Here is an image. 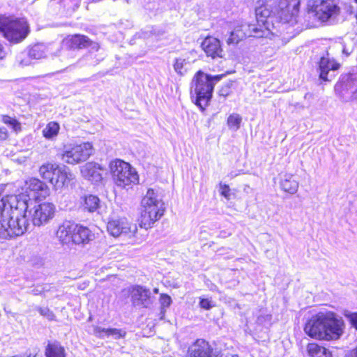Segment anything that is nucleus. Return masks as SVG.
Returning <instances> with one entry per match:
<instances>
[{
  "mask_svg": "<svg viewBox=\"0 0 357 357\" xmlns=\"http://www.w3.org/2000/svg\"><path fill=\"white\" fill-rule=\"evenodd\" d=\"M355 1L357 3V0H355Z\"/></svg>",
  "mask_w": 357,
  "mask_h": 357,
  "instance_id": "obj_51",
  "label": "nucleus"
},
{
  "mask_svg": "<svg viewBox=\"0 0 357 357\" xmlns=\"http://www.w3.org/2000/svg\"><path fill=\"white\" fill-rule=\"evenodd\" d=\"M344 321L332 312H319L313 316L304 328L305 333L318 340H335L343 333Z\"/></svg>",
  "mask_w": 357,
  "mask_h": 357,
  "instance_id": "obj_3",
  "label": "nucleus"
},
{
  "mask_svg": "<svg viewBox=\"0 0 357 357\" xmlns=\"http://www.w3.org/2000/svg\"><path fill=\"white\" fill-rule=\"evenodd\" d=\"M223 75L212 76L198 71L194 76L191 84V95H195V103L204 110L208 105L213 95L214 86Z\"/></svg>",
  "mask_w": 357,
  "mask_h": 357,
  "instance_id": "obj_4",
  "label": "nucleus"
},
{
  "mask_svg": "<svg viewBox=\"0 0 357 357\" xmlns=\"http://www.w3.org/2000/svg\"><path fill=\"white\" fill-rule=\"evenodd\" d=\"M8 137V132L6 128H0V140H5Z\"/></svg>",
  "mask_w": 357,
  "mask_h": 357,
  "instance_id": "obj_41",
  "label": "nucleus"
},
{
  "mask_svg": "<svg viewBox=\"0 0 357 357\" xmlns=\"http://www.w3.org/2000/svg\"><path fill=\"white\" fill-rule=\"evenodd\" d=\"M299 0H275L273 5L264 4L255 9L257 22L268 34L276 22L294 24L297 22Z\"/></svg>",
  "mask_w": 357,
  "mask_h": 357,
  "instance_id": "obj_2",
  "label": "nucleus"
},
{
  "mask_svg": "<svg viewBox=\"0 0 357 357\" xmlns=\"http://www.w3.org/2000/svg\"><path fill=\"white\" fill-rule=\"evenodd\" d=\"M75 225L70 221L64 222L57 229L56 236L62 243H67L71 240Z\"/></svg>",
  "mask_w": 357,
  "mask_h": 357,
  "instance_id": "obj_24",
  "label": "nucleus"
},
{
  "mask_svg": "<svg viewBox=\"0 0 357 357\" xmlns=\"http://www.w3.org/2000/svg\"><path fill=\"white\" fill-rule=\"evenodd\" d=\"M165 31L163 30H156L153 29L152 31V34L157 37L158 39H160L161 37L164 35Z\"/></svg>",
  "mask_w": 357,
  "mask_h": 357,
  "instance_id": "obj_42",
  "label": "nucleus"
},
{
  "mask_svg": "<svg viewBox=\"0 0 357 357\" xmlns=\"http://www.w3.org/2000/svg\"><path fill=\"white\" fill-rule=\"evenodd\" d=\"M201 47L206 56L213 59L223 57V50L220 41L216 38L206 37L202 41Z\"/></svg>",
  "mask_w": 357,
  "mask_h": 357,
  "instance_id": "obj_15",
  "label": "nucleus"
},
{
  "mask_svg": "<svg viewBox=\"0 0 357 357\" xmlns=\"http://www.w3.org/2000/svg\"><path fill=\"white\" fill-rule=\"evenodd\" d=\"M343 89L349 95L351 100H357V74L345 75L342 78Z\"/></svg>",
  "mask_w": 357,
  "mask_h": 357,
  "instance_id": "obj_20",
  "label": "nucleus"
},
{
  "mask_svg": "<svg viewBox=\"0 0 357 357\" xmlns=\"http://www.w3.org/2000/svg\"><path fill=\"white\" fill-rule=\"evenodd\" d=\"M220 194L227 199H229L230 197V188L229 185L226 184H220Z\"/></svg>",
  "mask_w": 357,
  "mask_h": 357,
  "instance_id": "obj_39",
  "label": "nucleus"
},
{
  "mask_svg": "<svg viewBox=\"0 0 357 357\" xmlns=\"http://www.w3.org/2000/svg\"><path fill=\"white\" fill-rule=\"evenodd\" d=\"M281 188L290 194H294L298 188V182L292 174H285L280 181Z\"/></svg>",
  "mask_w": 357,
  "mask_h": 357,
  "instance_id": "obj_25",
  "label": "nucleus"
},
{
  "mask_svg": "<svg viewBox=\"0 0 357 357\" xmlns=\"http://www.w3.org/2000/svg\"><path fill=\"white\" fill-rule=\"evenodd\" d=\"M70 54V52H66V54L67 56H68Z\"/></svg>",
  "mask_w": 357,
  "mask_h": 357,
  "instance_id": "obj_50",
  "label": "nucleus"
},
{
  "mask_svg": "<svg viewBox=\"0 0 357 357\" xmlns=\"http://www.w3.org/2000/svg\"><path fill=\"white\" fill-rule=\"evenodd\" d=\"M6 52L3 49L2 44L0 43V60H2L6 56Z\"/></svg>",
  "mask_w": 357,
  "mask_h": 357,
  "instance_id": "obj_44",
  "label": "nucleus"
},
{
  "mask_svg": "<svg viewBox=\"0 0 357 357\" xmlns=\"http://www.w3.org/2000/svg\"><path fill=\"white\" fill-rule=\"evenodd\" d=\"M41 292H42V290L40 289L38 287H36V288H34L33 289H32V293L34 295H39L41 294Z\"/></svg>",
  "mask_w": 357,
  "mask_h": 357,
  "instance_id": "obj_45",
  "label": "nucleus"
},
{
  "mask_svg": "<svg viewBox=\"0 0 357 357\" xmlns=\"http://www.w3.org/2000/svg\"><path fill=\"white\" fill-rule=\"evenodd\" d=\"M312 12L321 22H326L340 13L338 0H312Z\"/></svg>",
  "mask_w": 357,
  "mask_h": 357,
  "instance_id": "obj_10",
  "label": "nucleus"
},
{
  "mask_svg": "<svg viewBox=\"0 0 357 357\" xmlns=\"http://www.w3.org/2000/svg\"><path fill=\"white\" fill-rule=\"evenodd\" d=\"M46 357H66L65 349L60 343H49L45 349Z\"/></svg>",
  "mask_w": 357,
  "mask_h": 357,
  "instance_id": "obj_27",
  "label": "nucleus"
},
{
  "mask_svg": "<svg viewBox=\"0 0 357 357\" xmlns=\"http://www.w3.org/2000/svg\"><path fill=\"white\" fill-rule=\"evenodd\" d=\"M242 121L241 116L238 114H232L227 119V125L229 128L234 131L239 129Z\"/></svg>",
  "mask_w": 357,
  "mask_h": 357,
  "instance_id": "obj_32",
  "label": "nucleus"
},
{
  "mask_svg": "<svg viewBox=\"0 0 357 357\" xmlns=\"http://www.w3.org/2000/svg\"><path fill=\"white\" fill-rule=\"evenodd\" d=\"M160 303L161 305V314H165V309L169 307L172 303V298L169 295L162 294L160 297Z\"/></svg>",
  "mask_w": 357,
  "mask_h": 357,
  "instance_id": "obj_33",
  "label": "nucleus"
},
{
  "mask_svg": "<svg viewBox=\"0 0 357 357\" xmlns=\"http://www.w3.org/2000/svg\"><path fill=\"white\" fill-rule=\"evenodd\" d=\"M199 305L202 308L205 310H210L213 306L212 301L208 298H201Z\"/></svg>",
  "mask_w": 357,
  "mask_h": 357,
  "instance_id": "obj_37",
  "label": "nucleus"
},
{
  "mask_svg": "<svg viewBox=\"0 0 357 357\" xmlns=\"http://www.w3.org/2000/svg\"><path fill=\"white\" fill-rule=\"evenodd\" d=\"M346 357H357V347L349 351Z\"/></svg>",
  "mask_w": 357,
  "mask_h": 357,
  "instance_id": "obj_43",
  "label": "nucleus"
},
{
  "mask_svg": "<svg viewBox=\"0 0 357 357\" xmlns=\"http://www.w3.org/2000/svg\"><path fill=\"white\" fill-rule=\"evenodd\" d=\"M142 211L139 225L146 229L164 214V203L153 189H149L141 202Z\"/></svg>",
  "mask_w": 357,
  "mask_h": 357,
  "instance_id": "obj_5",
  "label": "nucleus"
},
{
  "mask_svg": "<svg viewBox=\"0 0 357 357\" xmlns=\"http://www.w3.org/2000/svg\"><path fill=\"white\" fill-rule=\"evenodd\" d=\"M109 169L113 179L118 186L125 188L130 183L138 181L137 172L132 169L130 164L120 159L111 161Z\"/></svg>",
  "mask_w": 357,
  "mask_h": 357,
  "instance_id": "obj_7",
  "label": "nucleus"
},
{
  "mask_svg": "<svg viewBox=\"0 0 357 357\" xmlns=\"http://www.w3.org/2000/svg\"><path fill=\"white\" fill-rule=\"evenodd\" d=\"M230 84H224L221 89H220L219 91V95L220 96H222L224 98L227 97V96H229V94L231 92V89H230Z\"/></svg>",
  "mask_w": 357,
  "mask_h": 357,
  "instance_id": "obj_38",
  "label": "nucleus"
},
{
  "mask_svg": "<svg viewBox=\"0 0 357 357\" xmlns=\"http://www.w3.org/2000/svg\"><path fill=\"white\" fill-rule=\"evenodd\" d=\"M64 43L68 48L71 50L89 48V53L85 54L82 59L88 61L91 65L97 63V60L93 61L92 59V54L98 52L100 49V45L97 42L91 40L84 35L75 34L68 36L64 40ZM81 60L82 59L79 61Z\"/></svg>",
  "mask_w": 357,
  "mask_h": 357,
  "instance_id": "obj_8",
  "label": "nucleus"
},
{
  "mask_svg": "<svg viewBox=\"0 0 357 357\" xmlns=\"http://www.w3.org/2000/svg\"><path fill=\"white\" fill-rule=\"evenodd\" d=\"M93 237V234L87 227L75 225L71 240L75 244L85 245L92 241Z\"/></svg>",
  "mask_w": 357,
  "mask_h": 357,
  "instance_id": "obj_19",
  "label": "nucleus"
},
{
  "mask_svg": "<svg viewBox=\"0 0 357 357\" xmlns=\"http://www.w3.org/2000/svg\"><path fill=\"white\" fill-rule=\"evenodd\" d=\"M153 292H154L155 294H158V288H155V289H153Z\"/></svg>",
  "mask_w": 357,
  "mask_h": 357,
  "instance_id": "obj_49",
  "label": "nucleus"
},
{
  "mask_svg": "<svg viewBox=\"0 0 357 357\" xmlns=\"http://www.w3.org/2000/svg\"><path fill=\"white\" fill-rule=\"evenodd\" d=\"M62 169L63 168L58 165L47 163L40 167L39 172L43 179L48 181L54 186V181L57 178V175L61 173Z\"/></svg>",
  "mask_w": 357,
  "mask_h": 357,
  "instance_id": "obj_21",
  "label": "nucleus"
},
{
  "mask_svg": "<svg viewBox=\"0 0 357 357\" xmlns=\"http://www.w3.org/2000/svg\"><path fill=\"white\" fill-rule=\"evenodd\" d=\"M26 186L30 191L36 192L37 194L36 197H45L49 194V190L46 184L38 178H30L26 181Z\"/></svg>",
  "mask_w": 357,
  "mask_h": 357,
  "instance_id": "obj_23",
  "label": "nucleus"
},
{
  "mask_svg": "<svg viewBox=\"0 0 357 357\" xmlns=\"http://www.w3.org/2000/svg\"><path fill=\"white\" fill-rule=\"evenodd\" d=\"M39 313L49 320H54L55 315L48 307H38Z\"/></svg>",
  "mask_w": 357,
  "mask_h": 357,
  "instance_id": "obj_36",
  "label": "nucleus"
},
{
  "mask_svg": "<svg viewBox=\"0 0 357 357\" xmlns=\"http://www.w3.org/2000/svg\"><path fill=\"white\" fill-rule=\"evenodd\" d=\"M0 32L9 41L19 43L23 40L29 33V26L23 19L0 20Z\"/></svg>",
  "mask_w": 357,
  "mask_h": 357,
  "instance_id": "obj_6",
  "label": "nucleus"
},
{
  "mask_svg": "<svg viewBox=\"0 0 357 357\" xmlns=\"http://www.w3.org/2000/svg\"><path fill=\"white\" fill-rule=\"evenodd\" d=\"M60 129L59 124L56 122H50L43 130V136L48 139L56 137Z\"/></svg>",
  "mask_w": 357,
  "mask_h": 357,
  "instance_id": "obj_30",
  "label": "nucleus"
},
{
  "mask_svg": "<svg viewBox=\"0 0 357 357\" xmlns=\"http://www.w3.org/2000/svg\"><path fill=\"white\" fill-rule=\"evenodd\" d=\"M212 349L204 340H197L188 349V357H211Z\"/></svg>",
  "mask_w": 357,
  "mask_h": 357,
  "instance_id": "obj_18",
  "label": "nucleus"
},
{
  "mask_svg": "<svg viewBox=\"0 0 357 357\" xmlns=\"http://www.w3.org/2000/svg\"><path fill=\"white\" fill-rule=\"evenodd\" d=\"M30 58L40 59L45 56V46L42 44H36L31 47L28 52Z\"/></svg>",
  "mask_w": 357,
  "mask_h": 357,
  "instance_id": "obj_31",
  "label": "nucleus"
},
{
  "mask_svg": "<svg viewBox=\"0 0 357 357\" xmlns=\"http://www.w3.org/2000/svg\"><path fill=\"white\" fill-rule=\"evenodd\" d=\"M3 188L0 186V197ZM31 203L28 195H9L0 199V238L21 236L29 227L26 211Z\"/></svg>",
  "mask_w": 357,
  "mask_h": 357,
  "instance_id": "obj_1",
  "label": "nucleus"
},
{
  "mask_svg": "<svg viewBox=\"0 0 357 357\" xmlns=\"http://www.w3.org/2000/svg\"><path fill=\"white\" fill-rule=\"evenodd\" d=\"M304 98L307 100H310L313 98V94L311 93H307L305 94Z\"/></svg>",
  "mask_w": 357,
  "mask_h": 357,
  "instance_id": "obj_46",
  "label": "nucleus"
},
{
  "mask_svg": "<svg viewBox=\"0 0 357 357\" xmlns=\"http://www.w3.org/2000/svg\"><path fill=\"white\" fill-rule=\"evenodd\" d=\"M107 228L109 233L114 237L119 236L120 235L132 237L137 230L136 225L130 224L126 218H117L109 220Z\"/></svg>",
  "mask_w": 357,
  "mask_h": 357,
  "instance_id": "obj_14",
  "label": "nucleus"
},
{
  "mask_svg": "<svg viewBox=\"0 0 357 357\" xmlns=\"http://www.w3.org/2000/svg\"><path fill=\"white\" fill-rule=\"evenodd\" d=\"M92 153L93 146L89 142L65 146L61 154V160L64 162L74 165L86 160Z\"/></svg>",
  "mask_w": 357,
  "mask_h": 357,
  "instance_id": "obj_9",
  "label": "nucleus"
},
{
  "mask_svg": "<svg viewBox=\"0 0 357 357\" xmlns=\"http://www.w3.org/2000/svg\"><path fill=\"white\" fill-rule=\"evenodd\" d=\"M352 326L357 330V313H351L349 316Z\"/></svg>",
  "mask_w": 357,
  "mask_h": 357,
  "instance_id": "obj_40",
  "label": "nucleus"
},
{
  "mask_svg": "<svg viewBox=\"0 0 357 357\" xmlns=\"http://www.w3.org/2000/svg\"><path fill=\"white\" fill-rule=\"evenodd\" d=\"M226 357H238L237 355H227Z\"/></svg>",
  "mask_w": 357,
  "mask_h": 357,
  "instance_id": "obj_48",
  "label": "nucleus"
},
{
  "mask_svg": "<svg viewBox=\"0 0 357 357\" xmlns=\"http://www.w3.org/2000/svg\"><path fill=\"white\" fill-rule=\"evenodd\" d=\"M93 334L101 339L112 338L114 340H119L125 337L126 331L123 329H119L116 328H102L98 326L93 327Z\"/></svg>",
  "mask_w": 357,
  "mask_h": 357,
  "instance_id": "obj_17",
  "label": "nucleus"
},
{
  "mask_svg": "<svg viewBox=\"0 0 357 357\" xmlns=\"http://www.w3.org/2000/svg\"><path fill=\"white\" fill-rule=\"evenodd\" d=\"M128 292L134 307L148 308L153 303L150 289L145 287L133 285L128 289Z\"/></svg>",
  "mask_w": 357,
  "mask_h": 357,
  "instance_id": "obj_13",
  "label": "nucleus"
},
{
  "mask_svg": "<svg viewBox=\"0 0 357 357\" xmlns=\"http://www.w3.org/2000/svg\"><path fill=\"white\" fill-rule=\"evenodd\" d=\"M102 170L99 164L93 162H87L80 167L82 176L92 183H98L102 181V176L100 172Z\"/></svg>",
  "mask_w": 357,
  "mask_h": 357,
  "instance_id": "obj_16",
  "label": "nucleus"
},
{
  "mask_svg": "<svg viewBox=\"0 0 357 357\" xmlns=\"http://www.w3.org/2000/svg\"><path fill=\"white\" fill-rule=\"evenodd\" d=\"M342 52H343V54H344L347 56H348L351 54V51H349L348 49H347L346 47H344L342 48Z\"/></svg>",
  "mask_w": 357,
  "mask_h": 357,
  "instance_id": "obj_47",
  "label": "nucleus"
},
{
  "mask_svg": "<svg viewBox=\"0 0 357 357\" xmlns=\"http://www.w3.org/2000/svg\"><path fill=\"white\" fill-rule=\"evenodd\" d=\"M55 212L54 205L50 202H44L36 205L30 210L31 222L34 226L40 227L49 222L53 218Z\"/></svg>",
  "mask_w": 357,
  "mask_h": 357,
  "instance_id": "obj_12",
  "label": "nucleus"
},
{
  "mask_svg": "<svg viewBox=\"0 0 357 357\" xmlns=\"http://www.w3.org/2000/svg\"><path fill=\"white\" fill-rule=\"evenodd\" d=\"M73 175L63 168L61 173L57 175V178L54 181V187L56 189L61 188L65 185H68L70 180L73 179Z\"/></svg>",
  "mask_w": 357,
  "mask_h": 357,
  "instance_id": "obj_29",
  "label": "nucleus"
},
{
  "mask_svg": "<svg viewBox=\"0 0 357 357\" xmlns=\"http://www.w3.org/2000/svg\"><path fill=\"white\" fill-rule=\"evenodd\" d=\"M2 121L5 124L10 126L12 127V128L15 131L20 129V123L15 119L11 118L9 116H7V115L3 116Z\"/></svg>",
  "mask_w": 357,
  "mask_h": 357,
  "instance_id": "obj_35",
  "label": "nucleus"
},
{
  "mask_svg": "<svg viewBox=\"0 0 357 357\" xmlns=\"http://www.w3.org/2000/svg\"><path fill=\"white\" fill-rule=\"evenodd\" d=\"M187 61L185 59L178 58L175 59V62L174 63V70L178 73L179 75H183L184 68L185 65L187 64Z\"/></svg>",
  "mask_w": 357,
  "mask_h": 357,
  "instance_id": "obj_34",
  "label": "nucleus"
},
{
  "mask_svg": "<svg viewBox=\"0 0 357 357\" xmlns=\"http://www.w3.org/2000/svg\"><path fill=\"white\" fill-rule=\"evenodd\" d=\"M266 35L265 31L261 26H259L258 24L242 25L230 33L227 43L228 45H237L246 36L261 38Z\"/></svg>",
  "mask_w": 357,
  "mask_h": 357,
  "instance_id": "obj_11",
  "label": "nucleus"
},
{
  "mask_svg": "<svg viewBox=\"0 0 357 357\" xmlns=\"http://www.w3.org/2000/svg\"><path fill=\"white\" fill-rule=\"evenodd\" d=\"M307 351L310 357H332V353L328 349L316 343H309Z\"/></svg>",
  "mask_w": 357,
  "mask_h": 357,
  "instance_id": "obj_26",
  "label": "nucleus"
},
{
  "mask_svg": "<svg viewBox=\"0 0 357 357\" xmlns=\"http://www.w3.org/2000/svg\"><path fill=\"white\" fill-rule=\"evenodd\" d=\"M340 64L331 60L328 57L322 56L319 63V77L320 79L328 81L327 75L330 70H336L339 68Z\"/></svg>",
  "mask_w": 357,
  "mask_h": 357,
  "instance_id": "obj_22",
  "label": "nucleus"
},
{
  "mask_svg": "<svg viewBox=\"0 0 357 357\" xmlns=\"http://www.w3.org/2000/svg\"><path fill=\"white\" fill-rule=\"evenodd\" d=\"M82 206L84 210L93 213L96 211L100 206V199L97 196L89 195L84 197Z\"/></svg>",
  "mask_w": 357,
  "mask_h": 357,
  "instance_id": "obj_28",
  "label": "nucleus"
}]
</instances>
